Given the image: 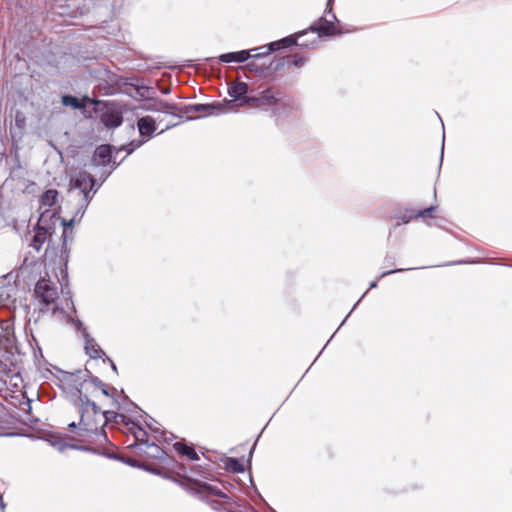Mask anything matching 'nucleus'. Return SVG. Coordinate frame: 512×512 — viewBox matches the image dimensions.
Returning a JSON list of instances; mask_svg holds the SVG:
<instances>
[{"instance_id": "nucleus-38", "label": "nucleus", "mask_w": 512, "mask_h": 512, "mask_svg": "<svg viewBox=\"0 0 512 512\" xmlns=\"http://www.w3.org/2000/svg\"><path fill=\"white\" fill-rule=\"evenodd\" d=\"M377 287V281H372L370 284H369V288L372 289V288H376Z\"/></svg>"}, {"instance_id": "nucleus-1", "label": "nucleus", "mask_w": 512, "mask_h": 512, "mask_svg": "<svg viewBox=\"0 0 512 512\" xmlns=\"http://www.w3.org/2000/svg\"><path fill=\"white\" fill-rule=\"evenodd\" d=\"M80 421L71 422L68 429L73 434L72 439L77 442H86L93 437L103 438L108 441L102 429L105 426V416L97 405L87 396L80 397Z\"/></svg>"}, {"instance_id": "nucleus-22", "label": "nucleus", "mask_w": 512, "mask_h": 512, "mask_svg": "<svg viewBox=\"0 0 512 512\" xmlns=\"http://www.w3.org/2000/svg\"><path fill=\"white\" fill-rule=\"evenodd\" d=\"M332 1L333 0H328L327 6L325 9L326 15L324 17H328L329 21H331L333 24H336L338 26L339 21H338L336 15L332 12Z\"/></svg>"}, {"instance_id": "nucleus-2", "label": "nucleus", "mask_w": 512, "mask_h": 512, "mask_svg": "<svg viewBox=\"0 0 512 512\" xmlns=\"http://www.w3.org/2000/svg\"><path fill=\"white\" fill-rule=\"evenodd\" d=\"M72 186L69 190L70 196L76 199L77 208L73 217L69 220L61 219L64 227H71L75 222L80 221L84 216L94 194L97 191L95 179L88 172L82 171L71 180Z\"/></svg>"}, {"instance_id": "nucleus-21", "label": "nucleus", "mask_w": 512, "mask_h": 512, "mask_svg": "<svg viewBox=\"0 0 512 512\" xmlns=\"http://www.w3.org/2000/svg\"><path fill=\"white\" fill-rule=\"evenodd\" d=\"M225 467L228 471L233 473H241L245 470L244 463L236 458H227Z\"/></svg>"}, {"instance_id": "nucleus-6", "label": "nucleus", "mask_w": 512, "mask_h": 512, "mask_svg": "<svg viewBox=\"0 0 512 512\" xmlns=\"http://www.w3.org/2000/svg\"><path fill=\"white\" fill-rule=\"evenodd\" d=\"M59 219L55 213H50L48 210L41 212L30 244L36 251H40L46 240L52 235L55 223Z\"/></svg>"}, {"instance_id": "nucleus-17", "label": "nucleus", "mask_w": 512, "mask_h": 512, "mask_svg": "<svg viewBox=\"0 0 512 512\" xmlns=\"http://www.w3.org/2000/svg\"><path fill=\"white\" fill-rule=\"evenodd\" d=\"M251 58L250 50H242L238 52L224 53L219 56V61L222 63H242Z\"/></svg>"}, {"instance_id": "nucleus-8", "label": "nucleus", "mask_w": 512, "mask_h": 512, "mask_svg": "<svg viewBox=\"0 0 512 512\" xmlns=\"http://www.w3.org/2000/svg\"><path fill=\"white\" fill-rule=\"evenodd\" d=\"M201 490L208 492L209 494L215 495L220 498V500L217 499H210L206 498V503L211 507L212 510L216 512H228L231 511L232 507V501L231 499L221 491H219L216 488H213L209 484H202L200 485Z\"/></svg>"}, {"instance_id": "nucleus-41", "label": "nucleus", "mask_w": 512, "mask_h": 512, "mask_svg": "<svg viewBox=\"0 0 512 512\" xmlns=\"http://www.w3.org/2000/svg\"><path fill=\"white\" fill-rule=\"evenodd\" d=\"M173 126H174V124L167 125L165 129L161 130V132H160V133L164 132V131H165V130H167V129L172 128Z\"/></svg>"}, {"instance_id": "nucleus-10", "label": "nucleus", "mask_w": 512, "mask_h": 512, "mask_svg": "<svg viewBox=\"0 0 512 512\" xmlns=\"http://www.w3.org/2000/svg\"><path fill=\"white\" fill-rule=\"evenodd\" d=\"M232 104L231 101L214 102L208 104H196L195 112L205 115H219L227 111L226 107Z\"/></svg>"}, {"instance_id": "nucleus-20", "label": "nucleus", "mask_w": 512, "mask_h": 512, "mask_svg": "<svg viewBox=\"0 0 512 512\" xmlns=\"http://www.w3.org/2000/svg\"><path fill=\"white\" fill-rule=\"evenodd\" d=\"M276 51L275 47L272 46V42L268 45H263L250 50L251 58L260 59L268 56L271 52Z\"/></svg>"}, {"instance_id": "nucleus-36", "label": "nucleus", "mask_w": 512, "mask_h": 512, "mask_svg": "<svg viewBox=\"0 0 512 512\" xmlns=\"http://www.w3.org/2000/svg\"><path fill=\"white\" fill-rule=\"evenodd\" d=\"M74 323H75V326H76V328H77L78 330H81V329H82L83 324H82V322H81V321L77 320V321H75Z\"/></svg>"}, {"instance_id": "nucleus-31", "label": "nucleus", "mask_w": 512, "mask_h": 512, "mask_svg": "<svg viewBox=\"0 0 512 512\" xmlns=\"http://www.w3.org/2000/svg\"><path fill=\"white\" fill-rule=\"evenodd\" d=\"M246 67H247V69H248L249 71H254V72H258V71H259V70H258V67H257V65H256V63H255L254 61L249 62V63L246 65Z\"/></svg>"}, {"instance_id": "nucleus-30", "label": "nucleus", "mask_w": 512, "mask_h": 512, "mask_svg": "<svg viewBox=\"0 0 512 512\" xmlns=\"http://www.w3.org/2000/svg\"><path fill=\"white\" fill-rule=\"evenodd\" d=\"M404 271V269H393V270H389V271H385L383 272L379 278H383L385 276H388V275H391V274H395V273H399V272H402Z\"/></svg>"}, {"instance_id": "nucleus-14", "label": "nucleus", "mask_w": 512, "mask_h": 512, "mask_svg": "<svg viewBox=\"0 0 512 512\" xmlns=\"http://www.w3.org/2000/svg\"><path fill=\"white\" fill-rule=\"evenodd\" d=\"M248 92V85L245 82H234L228 88V94L236 101H241V104L245 103V98H249L250 96H246Z\"/></svg>"}, {"instance_id": "nucleus-46", "label": "nucleus", "mask_w": 512, "mask_h": 512, "mask_svg": "<svg viewBox=\"0 0 512 512\" xmlns=\"http://www.w3.org/2000/svg\"><path fill=\"white\" fill-rule=\"evenodd\" d=\"M136 90L141 96H143V94L140 93V88H136Z\"/></svg>"}, {"instance_id": "nucleus-4", "label": "nucleus", "mask_w": 512, "mask_h": 512, "mask_svg": "<svg viewBox=\"0 0 512 512\" xmlns=\"http://www.w3.org/2000/svg\"><path fill=\"white\" fill-rule=\"evenodd\" d=\"M245 103L271 112L272 115L277 116L280 114V111L287 106V98L280 91L268 88L261 91L258 96L245 98Z\"/></svg>"}, {"instance_id": "nucleus-13", "label": "nucleus", "mask_w": 512, "mask_h": 512, "mask_svg": "<svg viewBox=\"0 0 512 512\" xmlns=\"http://www.w3.org/2000/svg\"><path fill=\"white\" fill-rule=\"evenodd\" d=\"M101 122L108 128H116L123 122L122 114L115 109H107L101 115Z\"/></svg>"}, {"instance_id": "nucleus-12", "label": "nucleus", "mask_w": 512, "mask_h": 512, "mask_svg": "<svg viewBox=\"0 0 512 512\" xmlns=\"http://www.w3.org/2000/svg\"><path fill=\"white\" fill-rule=\"evenodd\" d=\"M146 111L160 112L164 114L176 115L177 105L169 104L164 100L156 99L144 105Z\"/></svg>"}, {"instance_id": "nucleus-15", "label": "nucleus", "mask_w": 512, "mask_h": 512, "mask_svg": "<svg viewBox=\"0 0 512 512\" xmlns=\"http://www.w3.org/2000/svg\"><path fill=\"white\" fill-rule=\"evenodd\" d=\"M58 202V191L55 189L46 190L40 197V209L42 211L48 210L50 213H55L51 210Z\"/></svg>"}, {"instance_id": "nucleus-44", "label": "nucleus", "mask_w": 512, "mask_h": 512, "mask_svg": "<svg viewBox=\"0 0 512 512\" xmlns=\"http://www.w3.org/2000/svg\"><path fill=\"white\" fill-rule=\"evenodd\" d=\"M256 444H257V439L254 441L253 445L251 448H255L256 447Z\"/></svg>"}, {"instance_id": "nucleus-45", "label": "nucleus", "mask_w": 512, "mask_h": 512, "mask_svg": "<svg viewBox=\"0 0 512 512\" xmlns=\"http://www.w3.org/2000/svg\"><path fill=\"white\" fill-rule=\"evenodd\" d=\"M0 505H1L2 507H4V504H3L2 498H0Z\"/></svg>"}, {"instance_id": "nucleus-23", "label": "nucleus", "mask_w": 512, "mask_h": 512, "mask_svg": "<svg viewBox=\"0 0 512 512\" xmlns=\"http://www.w3.org/2000/svg\"><path fill=\"white\" fill-rule=\"evenodd\" d=\"M195 108H196V104H193V105H187V106H184V107H183V108H181V109H178V108H177V110H176V111H180V112H181V113H183V114H187V115H188V116H187V118H186L187 120H194V119H196L197 117H195V116H191L190 114H192V113H196V112H195Z\"/></svg>"}, {"instance_id": "nucleus-11", "label": "nucleus", "mask_w": 512, "mask_h": 512, "mask_svg": "<svg viewBox=\"0 0 512 512\" xmlns=\"http://www.w3.org/2000/svg\"><path fill=\"white\" fill-rule=\"evenodd\" d=\"M138 131L144 142L149 140L156 130V121L151 116H144L137 121Z\"/></svg>"}, {"instance_id": "nucleus-35", "label": "nucleus", "mask_w": 512, "mask_h": 512, "mask_svg": "<svg viewBox=\"0 0 512 512\" xmlns=\"http://www.w3.org/2000/svg\"><path fill=\"white\" fill-rule=\"evenodd\" d=\"M101 391H102L103 395H105L107 397L110 396V391H109V389L107 388L106 385L101 388Z\"/></svg>"}, {"instance_id": "nucleus-9", "label": "nucleus", "mask_w": 512, "mask_h": 512, "mask_svg": "<svg viewBox=\"0 0 512 512\" xmlns=\"http://www.w3.org/2000/svg\"><path fill=\"white\" fill-rule=\"evenodd\" d=\"M112 146L111 145H100L96 148L92 162L95 167L106 168L112 164L111 168L106 172H103L104 180L111 172L117 168L118 164L112 162Z\"/></svg>"}, {"instance_id": "nucleus-43", "label": "nucleus", "mask_w": 512, "mask_h": 512, "mask_svg": "<svg viewBox=\"0 0 512 512\" xmlns=\"http://www.w3.org/2000/svg\"><path fill=\"white\" fill-rule=\"evenodd\" d=\"M111 368L114 372H117V367L113 362L111 363Z\"/></svg>"}, {"instance_id": "nucleus-33", "label": "nucleus", "mask_w": 512, "mask_h": 512, "mask_svg": "<svg viewBox=\"0 0 512 512\" xmlns=\"http://www.w3.org/2000/svg\"><path fill=\"white\" fill-rule=\"evenodd\" d=\"M60 448H84L83 446L77 445V444H64Z\"/></svg>"}, {"instance_id": "nucleus-19", "label": "nucleus", "mask_w": 512, "mask_h": 512, "mask_svg": "<svg viewBox=\"0 0 512 512\" xmlns=\"http://www.w3.org/2000/svg\"><path fill=\"white\" fill-rule=\"evenodd\" d=\"M85 336V350L86 353L93 359L101 357L102 350L93 338H90L88 334L84 333Z\"/></svg>"}, {"instance_id": "nucleus-26", "label": "nucleus", "mask_w": 512, "mask_h": 512, "mask_svg": "<svg viewBox=\"0 0 512 512\" xmlns=\"http://www.w3.org/2000/svg\"><path fill=\"white\" fill-rule=\"evenodd\" d=\"M435 206H430L426 209L420 210L417 213L414 214L415 218H425L427 216L431 217V213L435 210Z\"/></svg>"}, {"instance_id": "nucleus-27", "label": "nucleus", "mask_w": 512, "mask_h": 512, "mask_svg": "<svg viewBox=\"0 0 512 512\" xmlns=\"http://www.w3.org/2000/svg\"><path fill=\"white\" fill-rule=\"evenodd\" d=\"M143 143H144V141H139L137 143L133 141V142L129 143L128 145L123 146V149L129 155L132 152H134L138 147H140Z\"/></svg>"}, {"instance_id": "nucleus-37", "label": "nucleus", "mask_w": 512, "mask_h": 512, "mask_svg": "<svg viewBox=\"0 0 512 512\" xmlns=\"http://www.w3.org/2000/svg\"><path fill=\"white\" fill-rule=\"evenodd\" d=\"M159 452L161 453V455L157 456V458L162 459L166 455V450L161 449V450H159Z\"/></svg>"}, {"instance_id": "nucleus-40", "label": "nucleus", "mask_w": 512, "mask_h": 512, "mask_svg": "<svg viewBox=\"0 0 512 512\" xmlns=\"http://www.w3.org/2000/svg\"><path fill=\"white\" fill-rule=\"evenodd\" d=\"M136 446H137V443H132V444L127 445L125 448L132 449V448H136Z\"/></svg>"}, {"instance_id": "nucleus-34", "label": "nucleus", "mask_w": 512, "mask_h": 512, "mask_svg": "<svg viewBox=\"0 0 512 512\" xmlns=\"http://www.w3.org/2000/svg\"><path fill=\"white\" fill-rule=\"evenodd\" d=\"M93 382H94L95 386L97 388H99L100 390H101L102 387L105 386V384L101 380H99V379H95Z\"/></svg>"}, {"instance_id": "nucleus-29", "label": "nucleus", "mask_w": 512, "mask_h": 512, "mask_svg": "<svg viewBox=\"0 0 512 512\" xmlns=\"http://www.w3.org/2000/svg\"><path fill=\"white\" fill-rule=\"evenodd\" d=\"M102 415L105 416V425L107 424L108 421H110L111 419H116L119 415L113 411H105V412H102Z\"/></svg>"}, {"instance_id": "nucleus-32", "label": "nucleus", "mask_w": 512, "mask_h": 512, "mask_svg": "<svg viewBox=\"0 0 512 512\" xmlns=\"http://www.w3.org/2000/svg\"><path fill=\"white\" fill-rule=\"evenodd\" d=\"M413 218H415V217H414V215H410V216H408V217L403 216V217H401V218H400V220H401V223H403V224H407V223H409V222H410V220H411V219H413Z\"/></svg>"}, {"instance_id": "nucleus-18", "label": "nucleus", "mask_w": 512, "mask_h": 512, "mask_svg": "<svg viewBox=\"0 0 512 512\" xmlns=\"http://www.w3.org/2000/svg\"><path fill=\"white\" fill-rule=\"evenodd\" d=\"M306 35H307V31H303V32L297 33L295 35H290V36L282 38V39H280L278 41L272 42V46H274L276 50H279V49H282V48H287V47H290L292 45H297V46L302 47L300 44L303 41L298 42V40L303 38Z\"/></svg>"}, {"instance_id": "nucleus-7", "label": "nucleus", "mask_w": 512, "mask_h": 512, "mask_svg": "<svg viewBox=\"0 0 512 512\" xmlns=\"http://www.w3.org/2000/svg\"><path fill=\"white\" fill-rule=\"evenodd\" d=\"M309 30L313 33H317V36H314L312 40H303L300 44L302 48H313L318 44L320 38L336 36L343 33L336 24L329 21L328 17H320L309 27Z\"/></svg>"}, {"instance_id": "nucleus-16", "label": "nucleus", "mask_w": 512, "mask_h": 512, "mask_svg": "<svg viewBox=\"0 0 512 512\" xmlns=\"http://www.w3.org/2000/svg\"><path fill=\"white\" fill-rule=\"evenodd\" d=\"M91 102L95 105L102 104L101 101L91 100L89 97H84L82 100H79L77 97L72 95H63L61 98V102L66 107H72L74 109H84L86 107L85 102Z\"/></svg>"}, {"instance_id": "nucleus-28", "label": "nucleus", "mask_w": 512, "mask_h": 512, "mask_svg": "<svg viewBox=\"0 0 512 512\" xmlns=\"http://www.w3.org/2000/svg\"><path fill=\"white\" fill-rule=\"evenodd\" d=\"M306 62V58L303 57V56H299V55H294L292 57V64L295 66V67H302L304 65V63Z\"/></svg>"}, {"instance_id": "nucleus-3", "label": "nucleus", "mask_w": 512, "mask_h": 512, "mask_svg": "<svg viewBox=\"0 0 512 512\" xmlns=\"http://www.w3.org/2000/svg\"><path fill=\"white\" fill-rule=\"evenodd\" d=\"M149 429L151 430L150 434L140 427L137 428V431L134 432L135 439L150 448H160L162 445H172V448H194L193 444L188 445L183 439L173 442L176 436L171 432L151 425H149Z\"/></svg>"}, {"instance_id": "nucleus-25", "label": "nucleus", "mask_w": 512, "mask_h": 512, "mask_svg": "<svg viewBox=\"0 0 512 512\" xmlns=\"http://www.w3.org/2000/svg\"><path fill=\"white\" fill-rule=\"evenodd\" d=\"M181 456H185L188 460H198L197 450H177Z\"/></svg>"}, {"instance_id": "nucleus-39", "label": "nucleus", "mask_w": 512, "mask_h": 512, "mask_svg": "<svg viewBox=\"0 0 512 512\" xmlns=\"http://www.w3.org/2000/svg\"><path fill=\"white\" fill-rule=\"evenodd\" d=\"M367 291L364 292L363 295H361V298L358 300V302L354 305V307L352 309H354L356 307V305L361 301L362 298H364V296L366 295ZM353 310L350 311V313L352 312Z\"/></svg>"}, {"instance_id": "nucleus-5", "label": "nucleus", "mask_w": 512, "mask_h": 512, "mask_svg": "<svg viewBox=\"0 0 512 512\" xmlns=\"http://www.w3.org/2000/svg\"><path fill=\"white\" fill-rule=\"evenodd\" d=\"M36 300L38 301L39 309L42 312L51 311L53 314L63 313L59 311L55 305V301L58 299V287L55 283L47 279H41L36 283L34 289Z\"/></svg>"}, {"instance_id": "nucleus-42", "label": "nucleus", "mask_w": 512, "mask_h": 512, "mask_svg": "<svg viewBox=\"0 0 512 512\" xmlns=\"http://www.w3.org/2000/svg\"><path fill=\"white\" fill-rule=\"evenodd\" d=\"M442 150H444V140L442 141ZM443 155H444V152L441 151V159H440L441 161L443 159Z\"/></svg>"}, {"instance_id": "nucleus-24", "label": "nucleus", "mask_w": 512, "mask_h": 512, "mask_svg": "<svg viewBox=\"0 0 512 512\" xmlns=\"http://www.w3.org/2000/svg\"><path fill=\"white\" fill-rule=\"evenodd\" d=\"M105 455H107L108 457L121 459L122 461L126 462L127 464H129L131 466H137L138 465L136 460H134L132 458H123L122 456H120L118 451H113L112 450V453H105Z\"/></svg>"}]
</instances>
